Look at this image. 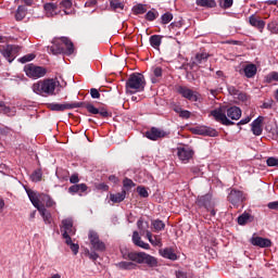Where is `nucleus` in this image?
<instances>
[{
    "label": "nucleus",
    "mask_w": 278,
    "mask_h": 278,
    "mask_svg": "<svg viewBox=\"0 0 278 278\" xmlns=\"http://www.w3.org/2000/svg\"><path fill=\"white\" fill-rule=\"evenodd\" d=\"M146 138L148 140H160V138H166V131L157 128V127H152L151 130L146 131Z\"/></svg>",
    "instance_id": "19"
},
{
    "label": "nucleus",
    "mask_w": 278,
    "mask_h": 278,
    "mask_svg": "<svg viewBox=\"0 0 278 278\" xmlns=\"http://www.w3.org/2000/svg\"><path fill=\"white\" fill-rule=\"evenodd\" d=\"M253 222V216L251 214L244 212L238 217V225H247V223H252Z\"/></svg>",
    "instance_id": "32"
},
{
    "label": "nucleus",
    "mask_w": 278,
    "mask_h": 278,
    "mask_svg": "<svg viewBox=\"0 0 278 278\" xmlns=\"http://www.w3.org/2000/svg\"><path fill=\"white\" fill-rule=\"evenodd\" d=\"M177 278H188V274L186 271L178 270L176 271Z\"/></svg>",
    "instance_id": "64"
},
{
    "label": "nucleus",
    "mask_w": 278,
    "mask_h": 278,
    "mask_svg": "<svg viewBox=\"0 0 278 278\" xmlns=\"http://www.w3.org/2000/svg\"><path fill=\"white\" fill-rule=\"evenodd\" d=\"M132 242L136 247H140V249H146V251H149V249H151V245H149V243L142 241V238H140V233H138L137 230L132 232Z\"/></svg>",
    "instance_id": "26"
},
{
    "label": "nucleus",
    "mask_w": 278,
    "mask_h": 278,
    "mask_svg": "<svg viewBox=\"0 0 278 278\" xmlns=\"http://www.w3.org/2000/svg\"><path fill=\"white\" fill-rule=\"evenodd\" d=\"M24 73L30 79H40V77H45V75H47V68L30 63L24 66Z\"/></svg>",
    "instance_id": "8"
},
{
    "label": "nucleus",
    "mask_w": 278,
    "mask_h": 278,
    "mask_svg": "<svg viewBox=\"0 0 278 278\" xmlns=\"http://www.w3.org/2000/svg\"><path fill=\"white\" fill-rule=\"evenodd\" d=\"M137 192L139 197H142V199L149 198V191H147V188L144 187H141V186L137 187Z\"/></svg>",
    "instance_id": "48"
},
{
    "label": "nucleus",
    "mask_w": 278,
    "mask_h": 278,
    "mask_svg": "<svg viewBox=\"0 0 278 278\" xmlns=\"http://www.w3.org/2000/svg\"><path fill=\"white\" fill-rule=\"evenodd\" d=\"M176 91L178 94L184 97V99H187L188 101L197 102L199 101V92L193 91L192 89L186 87V86H178L176 88Z\"/></svg>",
    "instance_id": "15"
},
{
    "label": "nucleus",
    "mask_w": 278,
    "mask_h": 278,
    "mask_svg": "<svg viewBox=\"0 0 278 278\" xmlns=\"http://www.w3.org/2000/svg\"><path fill=\"white\" fill-rule=\"evenodd\" d=\"M33 60H36L35 53H28L24 56L20 58L17 61L21 62V64H27V62H33Z\"/></svg>",
    "instance_id": "41"
},
{
    "label": "nucleus",
    "mask_w": 278,
    "mask_h": 278,
    "mask_svg": "<svg viewBox=\"0 0 278 278\" xmlns=\"http://www.w3.org/2000/svg\"><path fill=\"white\" fill-rule=\"evenodd\" d=\"M248 123H251V117L250 116L242 118L241 121H239L237 123V125H248Z\"/></svg>",
    "instance_id": "61"
},
{
    "label": "nucleus",
    "mask_w": 278,
    "mask_h": 278,
    "mask_svg": "<svg viewBox=\"0 0 278 278\" xmlns=\"http://www.w3.org/2000/svg\"><path fill=\"white\" fill-rule=\"evenodd\" d=\"M134 14H147V5L146 4H136L132 8Z\"/></svg>",
    "instance_id": "43"
},
{
    "label": "nucleus",
    "mask_w": 278,
    "mask_h": 278,
    "mask_svg": "<svg viewBox=\"0 0 278 278\" xmlns=\"http://www.w3.org/2000/svg\"><path fill=\"white\" fill-rule=\"evenodd\" d=\"M159 16H160V12H157V10L155 9H152L146 13L144 18L146 21H149L150 23H152V21H155Z\"/></svg>",
    "instance_id": "38"
},
{
    "label": "nucleus",
    "mask_w": 278,
    "mask_h": 278,
    "mask_svg": "<svg viewBox=\"0 0 278 278\" xmlns=\"http://www.w3.org/2000/svg\"><path fill=\"white\" fill-rule=\"evenodd\" d=\"M267 166H278V159L275 156H270L266 161Z\"/></svg>",
    "instance_id": "53"
},
{
    "label": "nucleus",
    "mask_w": 278,
    "mask_h": 278,
    "mask_svg": "<svg viewBox=\"0 0 278 278\" xmlns=\"http://www.w3.org/2000/svg\"><path fill=\"white\" fill-rule=\"evenodd\" d=\"M219 5L223 8V10H229V8L233 5V0H224V2H220Z\"/></svg>",
    "instance_id": "51"
},
{
    "label": "nucleus",
    "mask_w": 278,
    "mask_h": 278,
    "mask_svg": "<svg viewBox=\"0 0 278 278\" xmlns=\"http://www.w3.org/2000/svg\"><path fill=\"white\" fill-rule=\"evenodd\" d=\"M195 204L198 205V207H204L206 212H211V216H216V210H214V202L212 201L211 193L198 195Z\"/></svg>",
    "instance_id": "9"
},
{
    "label": "nucleus",
    "mask_w": 278,
    "mask_h": 278,
    "mask_svg": "<svg viewBox=\"0 0 278 278\" xmlns=\"http://www.w3.org/2000/svg\"><path fill=\"white\" fill-rule=\"evenodd\" d=\"M65 244H67V247H70V249L74 253V255H77V253H79V244L73 243L72 238H70V241H68V239H65Z\"/></svg>",
    "instance_id": "39"
},
{
    "label": "nucleus",
    "mask_w": 278,
    "mask_h": 278,
    "mask_svg": "<svg viewBox=\"0 0 278 278\" xmlns=\"http://www.w3.org/2000/svg\"><path fill=\"white\" fill-rule=\"evenodd\" d=\"M195 3L200 8H216V0H197Z\"/></svg>",
    "instance_id": "36"
},
{
    "label": "nucleus",
    "mask_w": 278,
    "mask_h": 278,
    "mask_svg": "<svg viewBox=\"0 0 278 278\" xmlns=\"http://www.w3.org/2000/svg\"><path fill=\"white\" fill-rule=\"evenodd\" d=\"M70 182H71V184H74V186L77 185V184H79V175H77V174L72 175V176L70 177Z\"/></svg>",
    "instance_id": "57"
},
{
    "label": "nucleus",
    "mask_w": 278,
    "mask_h": 278,
    "mask_svg": "<svg viewBox=\"0 0 278 278\" xmlns=\"http://www.w3.org/2000/svg\"><path fill=\"white\" fill-rule=\"evenodd\" d=\"M90 96H91V99H101V93L97 88L90 89Z\"/></svg>",
    "instance_id": "54"
},
{
    "label": "nucleus",
    "mask_w": 278,
    "mask_h": 278,
    "mask_svg": "<svg viewBox=\"0 0 278 278\" xmlns=\"http://www.w3.org/2000/svg\"><path fill=\"white\" fill-rule=\"evenodd\" d=\"M267 29L270 34L278 35V18H274L267 23Z\"/></svg>",
    "instance_id": "34"
},
{
    "label": "nucleus",
    "mask_w": 278,
    "mask_h": 278,
    "mask_svg": "<svg viewBox=\"0 0 278 278\" xmlns=\"http://www.w3.org/2000/svg\"><path fill=\"white\" fill-rule=\"evenodd\" d=\"M137 227L140 231V233H144L147 231V228L149 227V223H147V222L144 223V219L139 218L137 222Z\"/></svg>",
    "instance_id": "45"
},
{
    "label": "nucleus",
    "mask_w": 278,
    "mask_h": 278,
    "mask_svg": "<svg viewBox=\"0 0 278 278\" xmlns=\"http://www.w3.org/2000/svg\"><path fill=\"white\" fill-rule=\"evenodd\" d=\"M249 23L252 27L257 29L260 34H264V29L266 27V22L260 17V15L252 14L249 17Z\"/></svg>",
    "instance_id": "17"
},
{
    "label": "nucleus",
    "mask_w": 278,
    "mask_h": 278,
    "mask_svg": "<svg viewBox=\"0 0 278 278\" xmlns=\"http://www.w3.org/2000/svg\"><path fill=\"white\" fill-rule=\"evenodd\" d=\"M245 199L244 192L238 189H231L228 194V201L235 207H239L241 203H244Z\"/></svg>",
    "instance_id": "14"
},
{
    "label": "nucleus",
    "mask_w": 278,
    "mask_h": 278,
    "mask_svg": "<svg viewBox=\"0 0 278 278\" xmlns=\"http://www.w3.org/2000/svg\"><path fill=\"white\" fill-rule=\"evenodd\" d=\"M194 134H197L198 136H208L210 138L218 137V131L207 126H201L195 128Z\"/></svg>",
    "instance_id": "20"
},
{
    "label": "nucleus",
    "mask_w": 278,
    "mask_h": 278,
    "mask_svg": "<svg viewBox=\"0 0 278 278\" xmlns=\"http://www.w3.org/2000/svg\"><path fill=\"white\" fill-rule=\"evenodd\" d=\"M61 233L64 240L71 241V236L77 233V229L73 225V218L68 217L61 222Z\"/></svg>",
    "instance_id": "11"
},
{
    "label": "nucleus",
    "mask_w": 278,
    "mask_h": 278,
    "mask_svg": "<svg viewBox=\"0 0 278 278\" xmlns=\"http://www.w3.org/2000/svg\"><path fill=\"white\" fill-rule=\"evenodd\" d=\"M153 239H150V243L153 247H162V239L159 236L152 237Z\"/></svg>",
    "instance_id": "49"
},
{
    "label": "nucleus",
    "mask_w": 278,
    "mask_h": 278,
    "mask_svg": "<svg viewBox=\"0 0 278 278\" xmlns=\"http://www.w3.org/2000/svg\"><path fill=\"white\" fill-rule=\"evenodd\" d=\"M58 87V83L53 78H47L43 80H39L33 85V91L36 94H55V88Z\"/></svg>",
    "instance_id": "5"
},
{
    "label": "nucleus",
    "mask_w": 278,
    "mask_h": 278,
    "mask_svg": "<svg viewBox=\"0 0 278 278\" xmlns=\"http://www.w3.org/2000/svg\"><path fill=\"white\" fill-rule=\"evenodd\" d=\"M177 155L181 162L188 163L190 162V160H192L194 155V150H192V148L188 146L180 147V148H177Z\"/></svg>",
    "instance_id": "16"
},
{
    "label": "nucleus",
    "mask_w": 278,
    "mask_h": 278,
    "mask_svg": "<svg viewBox=\"0 0 278 278\" xmlns=\"http://www.w3.org/2000/svg\"><path fill=\"white\" fill-rule=\"evenodd\" d=\"M150 45L153 47V49H160V46L162 45V36L152 35L150 37Z\"/></svg>",
    "instance_id": "35"
},
{
    "label": "nucleus",
    "mask_w": 278,
    "mask_h": 278,
    "mask_svg": "<svg viewBox=\"0 0 278 278\" xmlns=\"http://www.w3.org/2000/svg\"><path fill=\"white\" fill-rule=\"evenodd\" d=\"M88 238L91 244V251H97L98 253H105L108 247L105 245V242H103L99 238V233L94 230H90L88 233Z\"/></svg>",
    "instance_id": "10"
},
{
    "label": "nucleus",
    "mask_w": 278,
    "mask_h": 278,
    "mask_svg": "<svg viewBox=\"0 0 278 278\" xmlns=\"http://www.w3.org/2000/svg\"><path fill=\"white\" fill-rule=\"evenodd\" d=\"M110 8L113 12H118V10H125V4L119 0H111Z\"/></svg>",
    "instance_id": "37"
},
{
    "label": "nucleus",
    "mask_w": 278,
    "mask_h": 278,
    "mask_svg": "<svg viewBox=\"0 0 278 278\" xmlns=\"http://www.w3.org/2000/svg\"><path fill=\"white\" fill-rule=\"evenodd\" d=\"M27 197L30 201V203L34 205V207H36V210H38V207H42V205H40V193H37L36 191L31 190V189H25Z\"/></svg>",
    "instance_id": "23"
},
{
    "label": "nucleus",
    "mask_w": 278,
    "mask_h": 278,
    "mask_svg": "<svg viewBox=\"0 0 278 278\" xmlns=\"http://www.w3.org/2000/svg\"><path fill=\"white\" fill-rule=\"evenodd\" d=\"M97 188L98 190H103V192H108L110 190V186H108L105 182L99 184Z\"/></svg>",
    "instance_id": "58"
},
{
    "label": "nucleus",
    "mask_w": 278,
    "mask_h": 278,
    "mask_svg": "<svg viewBox=\"0 0 278 278\" xmlns=\"http://www.w3.org/2000/svg\"><path fill=\"white\" fill-rule=\"evenodd\" d=\"M211 115H213L217 123H222V125H225L226 127H231V125H236L233 121H240V118L242 117V109H240V106L233 105L228 108L225 113V110H223V108H219L211 111Z\"/></svg>",
    "instance_id": "2"
},
{
    "label": "nucleus",
    "mask_w": 278,
    "mask_h": 278,
    "mask_svg": "<svg viewBox=\"0 0 278 278\" xmlns=\"http://www.w3.org/2000/svg\"><path fill=\"white\" fill-rule=\"evenodd\" d=\"M76 103H81L83 105L79 108H86L89 114H100L102 118H112V112H109L108 109L105 108L97 109L91 103H86V102H76Z\"/></svg>",
    "instance_id": "13"
},
{
    "label": "nucleus",
    "mask_w": 278,
    "mask_h": 278,
    "mask_svg": "<svg viewBox=\"0 0 278 278\" xmlns=\"http://www.w3.org/2000/svg\"><path fill=\"white\" fill-rule=\"evenodd\" d=\"M261 108L263 110H270V108H273V100H268L267 102H264Z\"/></svg>",
    "instance_id": "59"
},
{
    "label": "nucleus",
    "mask_w": 278,
    "mask_h": 278,
    "mask_svg": "<svg viewBox=\"0 0 278 278\" xmlns=\"http://www.w3.org/2000/svg\"><path fill=\"white\" fill-rule=\"evenodd\" d=\"M98 251H90L88 248L85 249V255L86 257H89V260H91V262H97V258L99 257V253H97Z\"/></svg>",
    "instance_id": "40"
},
{
    "label": "nucleus",
    "mask_w": 278,
    "mask_h": 278,
    "mask_svg": "<svg viewBox=\"0 0 278 278\" xmlns=\"http://www.w3.org/2000/svg\"><path fill=\"white\" fill-rule=\"evenodd\" d=\"M144 88H147V80L144 79V75H142L141 73H134L126 80L127 94H136V92H144Z\"/></svg>",
    "instance_id": "3"
},
{
    "label": "nucleus",
    "mask_w": 278,
    "mask_h": 278,
    "mask_svg": "<svg viewBox=\"0 0 278 278\" xmlns=\"http://www.w3.org/2000/svg\"><path fill=\"white\" fill-rule=\"evenodd\" d=\"M243 73L248 79H253V77L257 75V65L253 63L245 65L243 67Z\"/></svg>",
    "instance_id": "27"
},
{
    "label": "nucleus",
    "mask_w": 278,
    "mask_h": 278,
    "mask_svg": "<svg viewBox=\"0 0 278 278\" xmlns=\"http://www.w3.org/2000/svg\"><path fill=\"white\" fill-rule=\"evenodd\" d=\"M212 54L210 52H206L205 50H200L194 54V56H191L190 62L187 64L189 66L190 71H199L203 64H207V61L210 60Z\"/></svg>",
    "instance_id": "6"
},
{
    "label": "nucleus",
    "mask_w": 278,
    "mask_h": 278,
    "mask_svg": "<svg viewBox=\"0 0 278 278\" xmlns=\"http://www.w3.org/2000/svg\"><path fill=\"white\" fill-rule=\"evenodd\" d=\"M190 170L193 175H201V167L199 166H193L190 168Z\"/></svg>",
    "instance_id": "62"
},
{
    "label": "nucleus",
    "mask_w": 278,
    "mask_h": 278,
    "mask_svg": "<svg viewBox=\"0 0 278 278\" xmlns=\"http://www.w3.org/2000/svg\"><path fill=\"white\" fill-rule=\"evenodd\" d=\"M269 81H278V72H274L269 75Z\"/></svg>",
    "instance_id": "63"
},
{
    "label": "nucleus",
    "mask_w": 278,
    "mask_h": 278,
    "mask_svg": "<svg viewBox=\"0 0 278 278\" xmlns=\"http://www.w3.org/2000/svg\"><path fill=\"white\" fill-rule=\"evenodd\" d=\"M40 201L46 204V207H54L55 202L53 201V198L51 195L46 194V193H40L39 194Z\"/></svg>",
    "instance_id": "30"
},
{
    "label": "nucleus",
    "mask_w": 278,
    "mask_h": 278,
    "mask_svg": "<svg viewBox=\"0 0 278 278\" xmlns=\"http://www.w3.org/2000/svg\"><path fill=\"white\" fill-rule=\"evenodd\" d=\"M267 207H268L269 210H278V201L269 202V203L267 204Z\"/></svg>",
    "instance_id": "60"
},
{
    "label": "nucleus",
    "mask_w": 278,
    "mask_h": 278,
    "mask_svg": "<svg viewBox=\"0 0 278 278\" xmlns=\"http://www.w3.org/2000/svg\"><path fill=\"white\" fill-rule=\"evenodd\" d=\"M126 198L127 191L125 189H123L122 192L110 194V201H112V203H123Z\"/></svg>",
    "instance_id": "28"
},
{
    "label": "nucleus",
    "mask_w": 278,
    "mask_h": 278,
    "mask_svg": "<svg viewBox=\"0 0 278 278\" xmlns=\"http://www.w3.org/2000/svg\"><path fill=\"white\" fill-rule=\"evenodd\" d=\"M60 5L65 10H71V8H73V0H62Z\"/></svg>",
    "instance_id": "50"
},
{
    "label": "nucleus",
    "mask_w": 278,
    "mask_h": 278,
    "mask_svg": "<svg viewBox=\"0 0 278 278\" xmlns=\"http://www.w3.org/2000/svg\"><path fill=\"white\" fill-rule=\"evenodd\" d=\"M39 214L42 216V219L46 225H51V213L47 211V207L45 205H41V207L37 208Z\"/></svg>",
    "instance_id": "29"
},
{
    "label": "nucleus",
    "mask_w": 278,
    "mask_h": 278,
    "mask_svg": "<svg viewBox=\"0 0 278 278\" xmlns=\"http://www.w3.org/2000/svg\"><path fill=\"white\" fill-rule=\"evenodd\" d=\"M250 242L253 247H260V249H269V247H273V241L264 237H252Z\"/></svg>",
    "instance_id": "18"
},
{
    "label": "nucleus",
    "mask_w": 278,
    "mask_h": 278,
    "mask_svg": "<svg viewBox=\"0 0 278 278\" xmlns=\"http://www.w3.org/2000/svg\"><path fill=\"white\" fill-rule=\"evenodd\" d=\"M123 260L119 263H116L115 266L119 270H136L138 268L137 264H146L149 268L157 267V260L147 252H129L128 250H121Z\"/></svg>",
    "instance_id": "1"
},
{
    "label": "nucleus",
    "mask_w": 278,
    "mask_h": 278,
    "mask_svg": "<svg viewBox=\"0 0 278 278\" xmlns=\"http://www.w3.org/2000/svg\"><path fill=\"white\" fill-rule=\"evenodd\" d=\"M53 55H73L75 53V45L67 37H61V42H55L50 47Z\"/></svg>",
    "instance_id": "4"
},
{
    "label": "nucleus",
    "mask_w": 278,
    "mask_h": 278,
    "mask_svg": "<svg viewBox=\"0 0 278 278\" xmlns=\"http://www.w3.org/2000/svg\"><path fill=\"white\" fill-rule=\"evenodd\" d=\"M161 21L163 25H168L170 21H173V13L166 12L161 16Z\"/></svg>",
    "instance_id": "46"
},
{
    "label": "nucleus",
    "mask_w": 278,
    "mask_h": 278,
    "mask_svg": "<svg viewBox=\"0 0 278 278\" xmlns=\"http://www.w3.org/2000/svg\"><path fill=\"white\" fill-rule=\"evenodd\" d=\"M87 191H88V185L86 184H77L68 188L70 194H78L79 197H83L84 192H87Z\"/></svg>",
    "instance_id": "25"
},
{
    "label": "nucleus",
    "mask_w": 278,
    "mask_h": 278,
    "mask_svg": "<svg viewBox=\"0 0 278 278\" xmlns=\"http://www.w3.org/2000/svg\"><path fill=\"white\" fill-rule=\"evenodd\" d=\"M31 181L35 184H38V181H42V170L36 169L31 175H30Z\"/></svg>",
    "instance_id": "42"
},
{
    "label": "nucleus",
    "mask_w": 278,
    "mask_h": 278,
    "mask_svg": "<svg viewBox=\"0 0 278 278\" xmlns=\"http://www.w3.org/2000/svg\"><path fill=\"white\" fill-rule=\"evenodd\" d=\"M163 70L162 67L157 66L153 68V76L151 77V81L152 84H157V81H160V79H162V75H163Z\"/></svg>",
    "instance_id": "33"
},
{
    "label": "nucleus",
    "mask_w": 278,
    "mask_h": 278,
    "mask_svg": "<svg viewBox=\"0 0 278 278\" xmlns=\"http://www.w3.org/2000/svg\"><path fill=\"white\" fill-rule=\"evenodd\" d=\"M152 226L154 227L155 231H163V229L166 227V224H164L162 219H155L152 222Z\"/></svg>",
    "instance_id": "44"
},
{
    "label": "nucleus",
    "mask_w": 278,
    "mask_h": 278,
    "mask_svg": "<svg viewBox=\"0 0 278 278\" xmlns=\"http://www.w3.org/2000/svg\"><path fill=\"white\" fill-rule=\"evenodd\" d=\"M228 93L231 94V97H237L240 90L236 88L235 86H227Z\"/></svg>",
    "instance_id": "52"
},
{
    "label": "nucleus",
    "mask_w": 278,
    "mask_h": 278,
    "mask_svg": "<svg viewBox=\"0 0 278 278\" xmlns=\"http://www.w3.org/2000/svg\"><path fill=\"white\" fill-rule=\"evenodd\" d=\"M159 253L161 257H164V260H170V262H177V260H179V256H177V253H175L173 248L162 249Z\"/></svg>",
    "instance_id": "22"
},
{
    "label": "nucleus",
    "mask_w": 278,
    "mask_h": 278,
    "mask_svg": "<svg viewBox=\"0 0 278 278\" xmlns=\"http://www.w3.org/2000/svg\"><path fill=\"white\" fill-rule=\"evenodd\" d=\"M123 186L126 188V190H131V188L136 187V184L130 178H125L123 180Z\"/></svg>",
    "instance_id": "47"
},
{
    "label": "nucleus",
    "mask_w": 278,
    "mask_h": 278,
    "mask_svg": "<svg viewBox=\"0 0 278 278\" xmlns=\"http://www.w3.org/2000/svg\"><path fill=\"white\" fill-rule=\"evenodd\" d=\"M190 116H192V113L188 110H182L180 113H179V117L180 118H185V119H188L190 118Z\"/></svg>",
    "instance_id": "55"
},
{
    "label": "nucleus",
    "mask_w": 278,
    "mask_h": 278,
    "mask_svg": "<svg viewBox=\"0 0 278 278\" xmlns=\"http://www.w3.org/2000/svg\"><path fill=\"white\" fill-rule=\"evenodd\" d=\"M27 16V8L25 5H18L15 12V21H23Z\"/></svg>",
    "instance_id": "31"
},
{
    "label": "nucleus",
    "mask_w": 278,
    "mask_h": 278,
    "mask_svg": "<svg viewBox=\"0 0 278 278\" xmlns=\"http://www.w3.org/2000/svg\"><path fill=\"white\" fill-rule=\"evenodd\" d=\"M0 53L10 64L16 60L18 53H21V47L16 45H4L0 46Z\"/></svg>",
    "instance_id": "7"
},
{
    "label": "nucleus",
    "mask_w": 278,
    "mask_h": 278,
    "mask_svg": "<svg viewBox=\"0 0 278 278\" xmlns=\"http://www.w3.org/2000/svg\"><path fill=\"white\" fill-rule=\"evenodd\" d=\"M235 98L242 102L247 101L248 99L247 93L242 91H239Z\"/></svg>",
    "instance_id": "56"
},
{
    "label": "nucleus",
    "mask_w": 278,
    "mask_h": 278,
    "mask_svg": "<svg viewBox=\"0 0 278 278\" xmlns=\"http://www.w3.org/2000/svg\"><path fill=\"white\" fill-rule=\"evenodd\" d=\"M81 105L84 104L77 102H64L63 104L52 102L48 103L47 108L48 110H51V112H65V110H75Z\"/></svg>",
    "instance_id": "12"
},
{
    "label": "nucleus",
    "mask_w": 278,
    "mask_h": 278,
    "mask_svg": "<svg viewBox=\"0 0 278 278\" xmlns=\"http://www.w3.org/2000/svg\"><path fill=\"white\" fill-rule=\"evenodd\" d=\"M43 10H45L46 16H48V18L58 16V13L60 12L58 9V4H55L53 2H47L46 4H43Z\"/></svg>",
    "instance_id": "24"
},
{
    "label": "nucleus",
    "mask_w": 278,
    "mask_h": 278,
    "mask_svg": "<svg viewBox=\"0 0 278 278\" xmlns=\"http://www.w3.org/2000/svg\"><path fill=\"white\" fill-rule=\"evenodd\" d=\"M262 123H264V116H258L251 123V131L254 136H262V132L264 131Z\"/></svg>",
    "instance_id": "21"
}]
</instances>
